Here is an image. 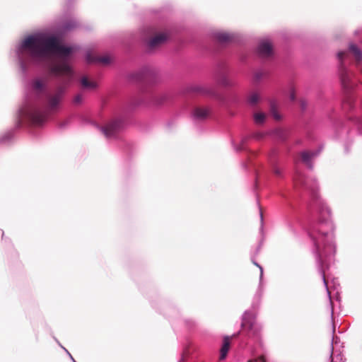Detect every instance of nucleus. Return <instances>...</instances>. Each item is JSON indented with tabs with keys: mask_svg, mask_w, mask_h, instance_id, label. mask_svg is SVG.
<instances>
[{
	"mask_svg": "<svg viewBox=\"0 0 362 362\" xmlns=\"http://www.w3.org/2000/svg\"><path fill=\"white\" fill-rule=\"evenodd\" d=\"M26 47H32L41 57H56L57 59L49 66L50 72L56 76H64L69 78L71 77L72 71L68 62L71 49L60 45L56 37L42 39L30 37L24 38V49Z\"/></svg>",
	"mask_w": 362,
	"mask_h": 362,
	"instance_id": "obj_1",
	"label": "nucleus"
},
{
	"mask_svg": "<svg viewBox=\"0 0 362 362\" xmlns=\"http://www.w3.org/2000/svg\"><path fill=\"white\" fill-rule=\"evenodd\" d=\"M327 229L324 230V225L320 223L311 232V237L315 240V245L319 250H322V255L327 256L328 254L335 252V246L333 243L332 226L328 219L325 221Z\"/></svg>",
	"mask_w": 362,
	"mask_h": 362,
	"instance_id": "obj_2",
	"label": "nucleus"
},
{
	"mask_svg": "<svg viewBox=\"0 0 362 362\" xmlns=\"http://www.w3.org/2000/svg\"><path fill=\"white\" fill-rule=\"evenodd\" d=\"M64 90V87L59 86L54 93L47 95V108L49 111L54 112L58 109L60 102L62 100Z\"/></svg>",
	"mask_w": 362,
	"mask_h": 362,
	"instance_id": "obj_3",
	"label": "nucleus"
},
{
	"mask_svg": "<svg viewBox=\"0 0 362 362\" xmlns=\"http://www.w3.org/2000/svg\"><path fill=\"white\" fill-rule=\"evenodd\" d=\"M124 123L121 119H114L102 128L103 134L107 137H111L117 134L123 127Z\"/></svg>",
	"mask_w": 362,
	"mask_h": 362,
	"instance_id": "obj_4",
	"label": "nucleus"
},
{
	"mask_svg": "<svg viewBox=\"0 0 362 362\" xmlns=\"http://www.w3.org/2000/svg\"><path fill=\"white\" fill-rule=\"evenodd\" d=\"M347 52H340L338 53V58L341 61L339 68V76L342 86L344 88L349 89L350 86V75L343 65V60L346 57Z\"/></svg>",
	"mask_w": 362,
	"mask_h": 362,
	"instance_id": "obj_5",
	"label": "nucleus"
},
{
	"mask_svg": "<svg viewBox=\"0 0 362 362\" xmlns=\"http://www.w3.org/2000/svg\"><path fill=\"white\" fill-rule=\"evenodd\" d=\"M26 119L33 124H40L45 119V115L37 109L25 110L24 108V119Z\"/></svg>",
	"mask_w": 362,
	"mask_h": 362,
	"instance_id": "obj_6",
	"label": "nucleus"
},
{
	"mask_svg": "<svg viewBox=\"0 0 362 362\" xmlns=\"http://www.w3.org/2000/svg\"><path fill=\"white\" fill-rule=\"evenodd\" d=\"M258 54L262 58H269L273 54V45L269 40H264L261 41L257 48Z\"/></svg>",
	"mask_w": 362,
	"mask_h": 362,
	"instance_id": "obj_7",
	"label": "nucleus"
},
{
	"mask_svg": "<svg viewBox=\"0 0 362 362\" xmlns=\"http://www.w3.org/2000/svg\"><path fill=\"white\" fill-rule=\"evenodd\" d=\"M167 39L163 33H159L151 37L148 42V46L151 49H156L163 45Z\"/></svg>",
	"mask_w": 362,
	"mask_h": 362,
	"instance_id": "obj_8",
	"label": "nucleus"
},
{
	"mask_svg": "<svg viewBox=\"0 0 362 362\" xmlns=\"http://www.w3.org/2000/svg\"><path fill=\"white\" fill-rule=\"evenodd\" d=\"M190 91L202 95H212L214 90L204 85H194L190 87Z\"/></svg>",
	"mask_w": 362,
	"mask_h": 362,
	"instance_id": "obj_9",
	"label": "nucleus"
},
{
	"mask_svg": "<svg viewBox=\"0 0 362 362\" xmlns=\"http://www.w3.org/2000/svg\"><path fill=\"white\" fill-rule=\"evenodd\" d=\"M210 109L206 107H197L194 109L193 116L197 119H204L210 114Z\"/></svg>",
	"mask_w": 362,
	"mask_h": 362,
	"instance_id": "obj_10",
	"label": "nucleus"
},
{
	"mask_svg": "<svg viewBox=\"0 0 362 362\" xmlns=\"http://www.w3.org/2000/svg\"><path fill=\"white\" fill-rule=\"evenodd\" d=\"M349 50L355 57V60L357 64L361 62L362 52L356 45L350 44L349 47Z\"/></svg>",
	"mask_w": 362,
	"mask_h": 362,
	"instance_id": "obj_11",
	"label": "nucleus"
},
{
	"mask_svg": "<svg viewBox=\"0 0 362 362\" xmlns=\"http://www.w3.org/2000/svg\"><path fill=\"white\" fill-rule=\"evenodd\" d=\"M231 337H225L223 339V343L222 345V347L221 349V355H220V359L223 360L226 358L228 351L230 348V341Z\"/></svg>",
	"mask_w": 362,
	"mask_h": 362,
	"instance_id": "obj_12",
	"label": "nucleus"
},
{
	"mask_svg": "<svg viewBox=\"0 0 362 362\" xmlns=\"http://www.w3.org/2000/svg\"><path fill=\"white\" fill-rule=\"evenodd\" d=\"M81 84L83 88L88 90H93L97 87V83L95 81H90L86 76L81 78Z\"/></svg>",
	"mask_w": 362,
	"mask_h": 362,
	"instance_id": "obj_13",
	"label": "nucleus"
},
{
	"mask_svg": "<svg viewBox=\"0 0 362 362\" xmlns=\"http://www.w3.org/2000/svg\"><path fill=\"white\" fill-rule=\"evenodd\" d=\"M315 153L313 152H303L301 153L302 160L309 167L312 168V165L310 163V160L312 158L315 156Z\"/></svg>",
	"mask_w": 362,
	"mask_h": 362,
	"instance_id": "obj_14",
	"label": "nucleus"
},
{
	"mask_svg": "<svg viewBox=\"0 0 362 362\" xmlns=\"http://www.w3.org/2000/svg\"><path fill=\"white\" fill-rule=\"evenodd\" d=\"M260 95L258 93L254 92L249 95L247 100L251 106H255L260 101Z\"/></svg>",
	"mask_w": 362,
	"mask_h": 362,
	"instance_id": "obj_15",
	"label": "nucleus"
},
{
	"mask_svg": "<svg viewBox=\"0 0 362 362\" xmlns=\"http://www.w3.org/2000/svg\"><path fill=\"white\" fill-rule=\"evenodd\" d=\"M87 60L88 62H93L95 61H98L102 64H107L110 62V58L108 57H101L97 59H94L90 54L87 56Z\"/></svg>",
	"mask_w": 362,
	"mask_h": 362,
	"instance_id": "obj_16",
	"label": "nucleus"
},
{
	"mask_svg": "<svg viewBox=\"0 0 362 362\" xmlns=\"http://www.w3.org/2000/svg\"><path fill=\"white\" fill-rule=\"evenodd\" d=\"M266 118V115L262 112H256L254 115V120L256 124H262L264 123Z\"/></svg>",
	"mask_w": 362,
	"mask_h": 362,
	"instance_id": "obj_17",
	"label": "nucleus"
},
{
	"mask_svg": "<svg viewBox=\"0 0 362 362\" xmlns=\"http://www.w3.org/2000/svg\"><path fill=\"white\" fill-rule=\"evenodd\" d=\"M267 76V72L263 70H258L256 71L254 74V80L256 82H259L260 80H262L263 78L266 77Z\"/></svg>",
	"mask_w": 362,
	"mask_h": 362,
	"instance_id": "obj_18",
	"label": "nucleus"
},
{
	"mask_svg": "<svg viewBox=\"0 0 362 362\" xmlns=\"http://www.w3.org/2000/svg\"><path fill=\"white\" fill-rule=\"evenodd\" d=\"M167 100L166 95L162 93L155 96L154 100L156 104H161Z\"/></svg>",
	"mask_w": 362,
	"mask_h": 362,
	"instance_id": "obj_19",
	"label": "nucleus"
},
{
	"mask_svg": "<svg viewBox=\"0 0 362 362\" xmlns=\"http://www.w3.org/2000/svg\"><path fill=\"white\" fill-rule=\"evenodd\" d=\"M242 327L244 329H252L253 327V322L252 320H247L245 317L243 319L242 322Z\"/></svg>",
	"mask_w": 362,
	"mask_h": 362,
	"instance_id": "obj_20",
	"label": "nucleus"
},
{
	"mask_svg": "<svg viewBox=\"0 0 362 362\" xmlns=\"http://www.w3.org/2000/svg\"><path fill=\"white\" fill-rule=\"evenodd\" d=\"M83 97L82 95V94H78L76 95L74 98V103L76 104V105H78V104H81L83 101Z\"/></svg>",
	"mask_w": 362,
	"mask_h": 362,
	"instance_id": "obj_21",
	"label": "nucleus"
},
{
	"mask_svg": "<svg viewBox=\"0 0 362 362\" xmlns=\"http://www.w3.org/2000/svg\"><path fill=\"white\" fill-rule=\"evenodd\" d=\"M273 173L276 176L281 177L282 175V170L276 165L273 167Z\"/></svg>",
	"mask_w": 362,
	"mask_h": 362,
	"instance_id": "obj_22",
	"label": "nucleus"
},
{
	"mask_svg": "<svg viewBox=\"0 0 362 362\" xmlns=\"http://www.w3.org/2000/svg\"><path fill=\"white\" fill-rule=\"evenodd\" d=\"M218 38L220 41L226 42V41L229 40L230 37L228 34L223 33V34H220L218 36Z\"/></svg>",
	"mask_w": 362,
	"mask_h": 362,
	"instance_id": "obj_23",
	"label": "nucleus"
},
{
	"mask_svg": "<svg viewBox=\"0 0 362 362\" xmlns=\"http://www.w3.org/2000/svg\"><path fill=\"white\" fill-rule=\"evenodd\" d=\"M272 115L276 120H279L281 119L280 115L276 112L274 106L272 107Z\"/></svg>",
	"mask_w": 362,
	"mask_h": 362,
	"instance_id": "obj_24",
	"label": "nucleus"
},
{
	"mask_svg": "<svg viewBox=\"0 0 362 362\" xmlns=\"http://www.w3.org/2000/svg\"><path fill=\"white\" fill-rule=\"evenodd\" d=\"M219 83L224 86H229V82L226 76H222L219 80Z\"/></svg>",
	"mask_w": 362,
	"mask_h": 362,
	"instance_id": "obj_25",
	"label": "nucleus"
},
{
	"mask_svg": "<svg viewBox=\"0 0 362 362\" xmlns=\"http://www.w3.org/2000/svg\"><path fill=\"white\" fill-rule=\"evenodd\" d=\"M18 52L19 55L21 54V52H23V40H21L18 42Z\"/></svg>",
	"mask_w": 362,
	"mask_h": 362,
	"instance_id": "obj_26",
	"label": "nucleus"
},
{
	"mask_svg": "<svg viewBox=\"0 0 362 362\" xmlns=\"http://www.w3.org/2000/svg\"><path fill=\"white\" fill-rule=\"evenodd\" d=\"M23 114V109L22 108H20L18 110V124H20L21 122V115Z\"/></svg>",
	"mask_w": 362,
	"mask_h": 362,
	"instance_id": "obj_27",
	"label": "nucleus"
},
{
	"mask_svg": "<svg viewBox=\"0 0 362 362\" xmlns=\"http://www.w3.org/2000/svg\"><path fill=\"white\" fill-rule=\"evenodd\" d=\"M255 361H256V362H257V361H259V362H266V359H265V358H264V356H259L258 358H257V359L255 360Z\"/></svg>",
	"mask_w": 362,
	"mask_h": 362,
	"instance_id": "obj_28",
	"label": "nucleus"
},
{
	"mask_svg": "<svg viewBox=\"0 0 362 362\" xmlns=\"http://www.w3.org/2000/svg\"><path fill=\"white\" fill-rule=\"evenodd\" d=\"M35 88L37 89H40L42 88V83L40 81L35 82Z\"/></svg>",
	"mask_w": 362,
	"mask_h": 362,
	"instance_id": "obj_29",
	"label": "nucleus"
},
{
	"mask_svg": "<svg viewBox=\"0 0 362 362\" xmlns=\"http://www.w3.org/2000/svg\"><path fill=\"white\" fill-rule=\"evenodd\" d=\"M295 98H296L295 94H294V93H293V92H292V93H291V99L292 100H295Z\"/></svg>",
	"mask_w": 362,
	"mask_h": 362,
	"instance_id": "obj_30",
	"label": "nucleus"
},
{
	"mask_svg": "<svg viewBox=\"0 0 362 362\" xmlns=\"http://www.w3.org/2000/svg\"><path fill=\"white\" fill-rule=\"evenodd\" d=\"M323 279H324L325 283V284H327V282H326V279H325V274H323Z\"/></svg>",
	"mask_w": 362,
	"mask_h": 362,
	"instance_id": "obj_31",
	"label": "nucleus"
},
{
	"mask_svg": "<svg viewBox=\"0 0 362 362\" xmlns=\"http://www.w3.org/2000/svg\"><path fill=\"white\" fill-rule=\"evenodd\" d=\"M20 65L23 66V62H20Z\"/></svg>",
	"mask_w": 362,
	"mask_h": 362,
	"instance_id": "obj_32",
	"label": "nucleus"
},
{
	"mask_svg": "<svg viewBox=\"0 0 362 362\" xmlns=\"http://www.w3.org/2000/svg\"><path fill=\"white\" fill-rule=\"evenodd\" d=\"M361 122V124H362V121Z\"/></svg>",
	"mask_w": 362,
	"mask_h": 362,
	"instance_id": "obj_33",
	"label": "nucleus"
}]
</instances>
